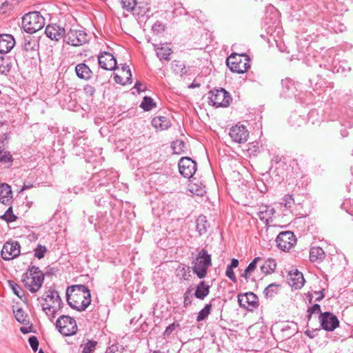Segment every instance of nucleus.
I'll return each mask as SVG.
<instances>
[{
    "instance_id": "obj_16",
    "label": "nucleus",
    "mask_w": 353,
    "mask_h": 353,
    "mask_svg": "<svg viewBox=\"0 0 353 353\" xmlns=\"http://www.w3.org/2000/svg\"><path fill=\"white\" fill-rule=\"evenodd\" d=\"M99 66L107 70H113L117 67V61L114 57L107 52H101L98 57Z\"/></svg>"
},
{
    "instance_id": "obj_47",
    "label": "nucleus",
    "mask_w": 353,
    "mask_h": 353,
    "mask_svg": "<svg viewBox=\"0 0 353 353\" xmlns=\"http://www.w3.org/2000/svg\"><path fill=\"white\" fill-rule=\"evenodd\" d=\"M28 341L32 350L34 352H36L38 350L39 347V341L37 338L34 336H32L29 338Z\"/></svg>"
},
{
    "instance_id": "obj_23",
    "label": "nucleus",
    "mask_w": 353,
    "mask_h": 353,
    "mask_svg": "<svg viewBox=\"0 0 353 353\" xmlns=\"http://www.w3.org/2000/svg\"><path fill=\"white\" fill-rule=\"evenodd\" d=\"M157 57L161 60L169 61L170 59V54L172 53V49L168 46L164 47L163 46H158L157 44H152Z\"/></svg>"
},
{
    "instance_id": "obj_30",
    "label": "nucleus",
    "mask_w": 353,
    "mask_h": 353,
    "mask_svg": "<svg viewBox=\"0 0 353 353\" xmlns=\"http://www.w3.org/2000/svg\"><path fill=\"white\" fill-rule=\"evenodd\" d=\"M140 107L145 111H150L156 107V103L150 97H144Z\"/></svg>"
},
{
    "instance_id": "obj_8",
    "label": "nucleus",
    "mask_w": 353,
    "mask_h": 353,
    "mask_svg": "<svg viewBox=\"0 0 353 353\" xmlns=\"http://www.w3.org/2000/svg\"><path fill=\"white\" fill-rule=\"evenodd\" d=\"M277 247L283 250H290L296 243V238L291 231L281 232L276 239Z\"/></svg>"
},
{
    "instance_id": "obj_28",
    "label": "nucleus",
    "mask_w": 353,
    "mask_h": 353,
    "mask_svg": "<svg viewBox=\"0 0 353 353\" xmlns=\"http://www.w3.org/2000/svg\"><path fill=\"white\" fill-rule=\"evenodd\" d=\"M276 268V261L273 259H268L261 267V272L265 274H271L274 272Z\"/></svg>"
},
{
    "instance_id": "obj_50",
    "label": "nucleus",
    "mask_w": 353,
    "mask_h": 353,
    "mask_svg": "<svg viewBox=\"0 0 353 353\" xmlns=\"http://www.w3.org/2000/svg\"><path fill=\"white\" fill-rule=\"evenodd\" d=\"M225 275L234 283L236 282V277L233 271V268L227 267Z\"/></svg>"
},
{
    "instance_id": "obj_33",
    "label": "nucleus",
    "mask_w": 353,
    "mask_h": 353,
    "mask_svg": "<svg viewBox=\"0 0 353 353\" xmlns=\"http://www.w3.org/2000/svg\"><path fill=\"white\" fill-rule=\"evenodd\" d=\"M212 304H206L205 306L198 313L196 321L199 322L205 319L210 313Z\"/></svg>"
},
{
    "instance_id": "obj_54",
    "label": "nucleus",
    "mask_w": 353,
    "mask_h": 353,
    "mask_svg": "<svg viewBox=\"0 0 353 353\" xmlns=\"http://www.w3.org/2000/svg\"><path fill=\"white\" fill-rule=\"evenodd\" d=\"M84 91L87 94L92 96L94 94L95 89L93 86L87 85L86 86L84 87Z\"/></svg>"
},
{
    "instance_id": "obj_52",
    "label": "nucleus",
    "mask_w": 353,
    "mask_h": 353,
    "mask_svg": "<svg viewBox=\"0 0 353 353\" xmlns=\"http://www.w3.org/2000/svg\"><path fill=\"white\" fill-rule=\"evenodd\" d=\"M114 79L116 83H119L121 85H125L128 83H131L132 81H127V79L124 81L123 77L119 74H114Z\"/></svg>"
},
{
    "instance_id": "obj_24",
    "label": "nucleus",
    "mask_w": 353,
    "mask_h": 353,
    "mask_svg": "<svg viewBox=\"0 0 353 353\" xmlns=\"http://www.w3.org/2000/svg\"><path fill=\"white\" fill-rule=\"evenodd\" d=\"M152 125L158 130H163L169 128L171 125L170 120L166 117H156L152 121Z\"/></svg>"
},
{
    "instance_id": "obj_56",
    "label": "nucleus",
    "mask_w": 353,
    "mask_h": 353,
    "mask_svg": "<svg viewBox=\"0 0 353 353\" xmlns=\"http://www.w3.org/2000/svg\"><path fill=\"white\" fill-rule=\"evenodd\" d=\"M314 294L316 296L315 299H316V301H321L325 297V295H324V293H323V290L315 291L314 292Z\"/></svg>"
},
{
    "instance_id": "obj_41",
    "label": "nucleus",
    "mask_w": 353,
    "mask_h": 353,
    "mask_svg": "<svg viewBox=\"0 0 353 353\" xmlns=\"http://www.w3.org/2000/svg\"><path fill=\"white\" fill-rule=\"evenodd\" d=\"M46 252H47V249H46V246L41 245L39 244L34 249V256H35V257L41 259L44 257Z\"/></svg>"
},
{
    "instance_id": "obj_55",
    "label": "nucleus",
    "mask_w": 353,
    "mask_h": 353,
    "mask_svg": "<svg viewBox=\"0 0 353 353\" xmlns=\"http://www.w3.org/2000/svg\"><path fill=\"white\" fill-rule=\"evenodd\" d=\"M139 92L145 91L146 87L145 85L142 84L141 82L137 81L134 87Z\"/></svg>"
},
{
    "instance_id": "obj_57",
    "label": "nucleus",
    "mask_w": 353,
    "mask_h": 353,
    "mask_svg": "<svg viewBox=\"0 0 353 353\" xmlns=\"http://www.w3.org/2000/svg\"><path fill=\"white\" fill-rule=\"evenodd\" d=\"M118 352V346L117 345H112L107 348L105 353H117Z\"/></svg>"
},
{
    "instance_id": "obj_6",
    "label": "nucleus",
    "mask_w": 353,
    "mask_h": 353,
    "mask_svg": "<svg viewBox=\"0 0 353 353\" xmlns=\"http://www.w3.org/2000/svg\"><path fill=\"white\" fill-rule=\"evenodd\" d=\"M209 103L215 108H226L232 101L230 94L223 88L214 89L208 94Z\"/></svg>"
},
{
    "instance_id": "obj_60",
    "label": "nucleus",
    "mask_w": 353,
    "mask_h": 353,
    "mask_svg": "<svg viewBox=\"0 0 353 353\" xmlns=\"http://www.w3.org/2000/svg\"><path fill=\"white\" fill-rule=\"evenodd\" d=\"M32 187V184H24L23 186L22 187L21 190V192H23L26 190H28V189H30Z\"/></svg>"
},
{
    "instance_id": "obj_22",
    "label": "nucleus",
    "mask_w": 353,
    "mask_h": 353,
    "mask_svg": "<svg viewBox=\"0 0 353 353\" xmlns=\"http://www.w3.org/2000/svg\"><path fill=\"white\" fill-rule=\"evenodd\" d=\"M12 198L11 187L7 183L0 185V202L4 205H9Z\"/></svg>"
},
{
    "instance_id": "obj_45",
    "label": "nucleus",
    "mask_w": 353,
    "mask_h": 353,
    "mask_svg": "<svg viewBox=\"0 0 353 353\" xmlns=\"http://www.w3.org/2000/svg\"><path fill=\"white\" fill-rule=\"evenodd\" d=\"M165 25L159 21L155 22L152 26V30L156 33H161L165 30Z\"/></svg>"
},
{
    "instance_id": "obj_36",
    "label": "nucleus",
    "mask_w": 353,
    "mask_h": 353,
    "mask_svg": "<svg viewBox=\"0 0 353 353\" xmlns=\"http://www.w3.org/2000/svg\"><path fill=\"white\" fill-rule=\"evenodd\" d=\"M122 8L128 12H132L134 10L137 6V0H121Z\"/></svg>"
},
{
    "instance_id": "obj_59",
    "label": "nucleus",
    "mask_w": 353,
    "mask_h": 353,
    "mask_svg": "<svg viewBox=\"0 0 353 353\" xmlns=\"http://www.w3.org/2000/svg\"><path fill=\"white\" fill-rule=\"evenodd\" d=\"M251 274L250 272H247V268L244 270V272L241 274V276L245 278L246 280L249 278Z\"/></svg>"
},
{
    "instance_id": "obj_35",
    "label": "nucleus",
    "mask_w": 353,
    "mask_h": 353,
    "mask_svg": "<svg viewBox=\"0 0 353 353\" xmlns=\"http://www.w3.org/2000/svg\"><path fill=\"white\" fill-rule=\"evenodd\" d=\"M179 275H180L181 276V279H183V280H190V278L191 277L190 268L185 265L179 266Z\"/></svg>"
},
{
    "instance_id": "obj_48",
    "label": "nucleus",
    "mask_w": 353,
    "mask_h": 353,
    "mask_svg": "<svg viewBox=\"0 0 353 353\" xmlns=\"http://www.w3.org/2000/svg\"><path fill=\"white\" fill-rule=\"evenodd\" d=\"M260 260H261L260 257H255L253 259V261L246 268L247 272H250V273L252 274L256 268L257 263Z\"/></svg>"
},
{
    "instance_id": "obj_43",
    "label": "nucleus",
    "mask_w": 353,
    "mask_h": 353,
    "mask_svg": "<svg viewBox=\"0 0 353 353\" xmlns=\"http://www.w3.org/2000/svg\"><path fill=\"white\" fill-rule=\"evenodd\" d=\"M121 72H122V75L124 76L125 77V79H127V81H131L132 74H131V71H130V69L128 65H127L125 64L122 65Z\"/></svg>"
},
{
    "instance_id": "obj_53",
    "label": "nucleus",
    "mask_w": 353,
    "mask_h": 353,
    "mask_svg": "<svg viewBox=\"0 0 353 353\" xmlns=\"http://www.w3.org/2000/svg\"><path fill=\"white\" fill-rule=\"evenodd\" d=\"M176 327V325L175 323H172L169 325L164 331V336H169L170 334H171V333L175 330Z\"/></svg>"
},
{
    "instance_id": "obj_42",
    "label": "nucleus",
    "mask_w": 353,
    "mask_h": 353,
    "mask_svg": "<svg viewBox=\"0 0 353 353\" xmlns=\"http://www.w3.org/2000/svg\"><path fill=\"white\" fill-rule=\"evenodd\" d=\"M293 203L294 199L291 195H285L281 203V204L283 205L286 208H290Z\"/></svg>"
},
{
    "instance_id": "obj_40",
    "label": "nucleus",
    "mask_w": 353,
    "mask_h": 353,
    "mask_svg": "<svg viewBox=\"0 0 353 353\" xmlns=\"http://www.w3.org/2000/svg\"><path fill=\"white\" fill-rule=\"evenodd\" d=\"M1 218L7 222H12L16 220L17 216L12 213V208L10 206Z\"/></svg>"
},
{
    "instance_id": "obj_20",
    "label": "nucleus",
    "mask_w": 353,
    "mask_h": 353,
    "mask_svg": "<svg viewBox=\"0 0 353 353\" xmlns=\"http://www.w3.org/2000/svg\"><path fill=\"white\" fill-rule=\"evenodd\" d=\"M75 72L77 76L84 80H89L91 79L92 72L90 68L84 63H79L75 67Z\"/></svg>"
},
{
    "instance_id": "obj_29",
    "label": "nucleus",
    "mask_w": 353,
    "mask_h": 353,
    "mask_svg": "<svg viewBox=\"0 0 353 353\" xmlns=\"http://www.w3.org/2000/svg\"><path fill=\"white\" fill-rule=\"evenodd\" d=\"M172 69L175 74H179L181 77L187 73L185 64L180 61H173L172 63Z\"/></svg>"
},
{
    "instance_id": "obj_27",
    "label": "nucleus",
    "mask_w": 353,
    "mask_h": 353,
    "mask_svg": "<svg viewBox=\"0 0 353 353\" xmlns=\"http://www.w3.org/2000/svg\"><path fill=\"white\" fill-rule=\"evenodd\" d=\"M196 230L199 235H203L207 232V229L209 227V223L206 217L203 215H200L196 219Z\"/></svg>"
},
{
    "instance_id": "obj_4",
    "label": "nucleus",
    "mask_w": 353,
    "mask_h": 353,
    "mask_svg": "<svg viewBox=\"0 0 353 353\" xmlns=\"http://www.w3.org/2000/svg\"><path fill=\"white\" fill-rule=\"evenodd\" d=\"M45 25V19L39 12H31L22 18V27L25 32L32 34L41 30Z\"/></svg>"
},
{
    "instance_id": "obj_34",
    "label": "nucleus",
    "mask_w": 353,
    "mask_h": 353,
    "mask_svg": "<svg viewBox=\"0 0 353 353\" xmlns=\"http://www.w3.org/2000/svg\"><path fill=\"white\" fill-rule=\"evenodd\" d=\"M8 285L12 289L13 293L17 295L19 299L24 296L23 290L21 288L13 281H8Z\"/></svg>"
},
{
    "instance_id": "obj_18",
    "label": "nucleus",
    "mask_w": 353,
    "mask_h": 353,
    "mask_svg": "<svg viewBox=\"0 0 353 353\" xmlns=\"http://www.w3.org/2000/svg\"><path fill=\"white\" fill-rule=\"evenodd\" d=\"M46 36L52 40L59 41L64 36L65 31L62 27L56 24L48 25L46 28Z\"/></svg>"
},
{
    "instance_id": "obj_25",
    "label": "nucleus",
    "mask_w": 353,
    "mask_h": 353,
    "mask_svg": "<svg viewBox=\"0 0 353 353\" xmlns=\"http://www.w3.org/2000/svg\"><path fill=\"white\" fill-rule=\"evenodd\" d=\"M325 252L320 247H312L310 251V259L313 263H321L325 258Z\"/></svg>"
},
{
    "instance_id": "obj_38",
    "label": "nucleus",
    "mask_w": 353,
    "mask_h": 353,
    "mask_svg": "<svg viewBox=\"0 0 353 353\" xmlns=\"http://www.w3.org/2000/svg\"><path fill=\"white\" fill-rule=\"evenodd\" d=\"M37 46L38 45L36 41L32 39H26L23 45V48L26 52L35 51L37 50Z\"/></svg>"
},
{
    "instance_id": "obj_17",
    "label": "nucleus",
    "mask_w": 353,
    "mask_h": 353,
    "mask_svg": "<svg viewBox=\"0 0 353 353\" xmlns=\"http://www.w3.org/2000/svg\"><path fill=\"white\" fill-rule=\"evenodd\" d=\"M287 280L288 284L295 289H301L305 283L303 274L297 270L290 271Z\"/></svg>"
},
{
    "instance_id": "obj_9",
    "label": "nucleus",
    "mask_w": 353,
    "mask_h": 353,
    "mask_svg": "<svg viewBox=\"0 0 353 353\" xmlns=\"http://www.w3.org/2000/svg\"><path fill=\"white\" fill-rule=\"evenodd\" d=\"M180 174L190 179L196 170V163L190 157H182L178 163Z\"/></svg>"
},
{
    "instance_id": "obj_1",
    "label": "nucleus",
    "mask_w": 353,
    "mask_h": 353,
    "mask_svg": "<svg viewBox=\"0 0 353 353\" xmlns=\"http://www.w3.org/2000/svg\"><path fill=\"white\" fill-rule=\"evenodd\" d=\"M66 298L69 305L77 311H84L91 303L90 292L83 285H73L67 288Z\"/></svg>"
},
{
    "instance_id": "obj_37",
    "label": "nucleus",
    "mask_w": 353,
    "mask_h": 353,
    "mask_svg": "<svg viewBox=\"0 0 353 353\" xmlns=\"http://www.w3.org/2000/svg\"><path fill=\"white\" fill-rule=\"evenodd\" d=\"M278 288V285L271 283L265 288L263 293L266 297H272L277 293Z\"/></svg>"
},
{
    "instance_id": "obj_64",
    "label": "nucleus",
    "mask_w": 353,
    "mask_h": 353,
    "mask_svg": "<svg viewBox=\"0 0 353 353\" xmlns=\"http://www.w3.org/2000/svg\"><path fill=\"white\" fill-rule=\"evenodd\" d=\"M38 353H44V352L42 350H40Z\"/></svg>"
},
{
    "instance_id": "obj_44",
    "label": "nucleus",
    "mask_w": 353,
    "mask_h": 353,
    "mask_svg": "<svg viewBox=\"0 0 353 353\" xmlns=\"http://www.w3.org/2000/svg\"><path fill=\"white\" fill-rule=\"evenodd\" d=\"M172 148L175 153H179L183 148H185V143L183 141L176 140L172 143Z\"/></svg>"
},
{
    "instance_id": "obj_26",
    "label": "nucleus",
    "mask_w": 353,
    "mask_h": 353,
    "mask_svg": "<svg viewBox=\"0 0 353 353\" xmlns=\"http://www.w3.org/2000/svg\"><path fill=\"white\" fill-rule=\"evenodd\" d=\"M210 293V285L205 281H201L196 286L194 296L201 300H203Z\"/></svg>"
},
{
    "instance_id": "obj_15",
    "label": "nucleus",
    "mask_w": 353,
    "mask_h": 353,
    "mask_svg": "<svg viewBox=\"0 0 353 353\" xmlns=\"http://www.w3.org/2000/svg\"><path fill=\"white\" fill-rule=\"evenodd\" d=\"M238 302L241 307L248 310H252L259 305L258 297L253 292H247L245 294L238 295Z\"/></svg>"
},
{
    "instance_id": "obj_10",
    "label": "nucleus",
    "mask_w": 353,
    "mask_h": 353,
    "mask_svg": "<svg viewBox=\"0 0 353 353\" xmlns=\"http://www.w3.org/2000/svg\"><path fill=\"white\" fill-rule=\"evenodd\" d=\"M20 244L17 241L6 242L1 250V255L6 261L12 260L20 254Z\"/></svg>"
},
{
    "instance_id": "obj_46",
    "label": "nucleus",
    "mask_w": 353,
    "mask_h": 353,
    "mask_svg": "<svg viewBox=\"0 0 353 353\" xmlns=\"http://www.w3.org/2000/svg\"><path fill=\"white\" fill-rule=\"evenodd\" d=\"M307 317L310 319L312 314H319L321 312V306L319 304L316 303L314 305H312V307H310L307 310Z\"/></svg>"
},
{
    "instance_id": "obj_13",
    "label": "nucleus",
    "mask_w": 353,
    "mask_h": 353,
    "mask_svg": "<svg viewBox=\"0 0 353 353\" xmlns=\"http://www.w3.org/2000/svg\"><path fill=\"white\" fill-rule=\"evenodd\" d=\"M319 321L322 328L327 331H333L339 325L337 317L330 312L321 313Z\"/></svg>"
},
{
    "instance_id": "obj_51",
    "label": "nucleus",
    "mask_w": 353,
    "mask_h": 353,
    "mask_svg": "<svg viewBox=\"0 0 353 353\" xmlns=\"http://www.w3.org/2000/svg\"><path fill=\"white\" fill-rule=\"evenodd\" d=\"M191 294V290L188 289L186 292L184 294V306L187 307L188 305H190L192 303L191 299L190 297V295Z\"/></svg>"
},
{
    "instance_id": "obj_49",
    "label": "nucleus",
    "mask_w": 353,
    "mask_h": 353,
    "mask_svg": "<svg viewBox=\"0 0 353 353\" xmlns=\"http://www.w3.org/2000/svg\"><path fill=\"white\" fill-rule=\"evenodd\" d=\"M29 276H33L37 275H40V274H43L38 267L34 265L30 266L28 268V272H27Z\"/></svg>"
},
{
    "instance_id": "obj_11",
    "label": "nucleus",
    "mask_w": 353,
    "mask_h": 353,
    "mask_svg": "<svg viewBox=\"0 0 353 353\" xmlns=\"http://www.w3.org/2000/svg\"><path fill=\"white\" fill-rule=\"evenodd\" d=\"M65 37L67 43L73 46H79L88 41V34L83 30L70 29Z\"/></svg>"
},
{
    "instance_id": "obj_5",
    "label": "nucleus",
    "mask_w": 353,
    "mask_h": 353,
    "mask_svg": "<svg viewBox=\"0 0 353 353\" xmlns=\"http://www.w3.org/2000/svg\"><path fill=\"white\" fill-rule=\"evenodd\" d=\"M226 64L233 72L243 74L250 68V59L247 56L233 53L227 59Z\"/></svg>"
},
{
    "instance_id": "obj_3",
    "label": "nucleus",
    "mask_w": 353,
    "mask_h": 353,
    "mask_svg": "<svg viewBox=\"0 0 353 353\" xmlns=\"http://www.w3.org/2000/svg\"><path fill=\"white\" fill-rule=\"evenodd\" d=\"M212 265L211 255L205 249H202L192 261V270L199 279H203L207 275V270Z\"/></svg>"
},
{
    "instance_id": "obj_58",
    "label": "nucleus",
    "mask_w": 353,
    "mask_h": 353,
    "mask_svg": "<svg viewBox=\"0 0 353 353\" xmlns=\"http://www.w3.org/2000/svg\"><path fill=\"white\" fill-rule=\"evenodd\" d=\"M239 265V261L236 259H232L230 265L228 267L230 268H235Z\"/></svg>"
},
{
    "instance_id": "obj_21",
    "label": "nucleus",
    "mask_w": 353,
    "mask_h": 353,
    "mask_svg": "<svg viewBox=\"0 0 353 353\" xmlns=\"http://www.w3.org/2000/svg\"><path fill=\"white\" fill-rule=\"evenodd\" d=\"M274 214L275 210L273 208L265 205L260 208L258 215L261 221H264L266 225H268Z\"/></svg>"
},
{
    "instance_id": "obj_32",
    "label": "nucleus",
    "mask_w": 353,
    "mask_h": 353,
    "mask_svg": "<svg viewBox=\"0 0 353 353\" xmlns=\"http://www.w3.org/2000/svg\"><path fill=\"white\" fill-rule=\"evenodd\" d=\"M13 312L14 314L15 319L18 322L23 323L24 325H27L29 323L27 314H26V313L22 309L19 308L17 310H14Z\"/></svg>"
},
{
    "instance_id": "obj_61",
    "label": "nucleus",
    "mask_w": 353,
    "mask_h": 353,
    "mask_svg": "<svg viewBox=\"0 0 353 353\" xmlns=\"http://www.w3.org/2000/svg\"><path fill=\"white\" fill-rule=\"evenodd\" d=\"M344 29H345V26H344L343 25H341L339 28V31L342 32L343 31Z\"/></svg>"
},
{
    "instance_id": "obj_63",
    "label": "nucleus",
    "mask_w": 353,
    "mask_h": 353,
    "mask_svg": "<svg viewBox=\"0 0 353 353\" xmlns=\"http://www.w3.org/2000/svg\"><path fill=\"white\" fill-rule=\"evenodd\" d=\"M21 331L23 333H27L28 332V331L26 330V329L25 327H21Z\"/></svg>"
},
{
    "instance_id": "obj_31",
    "label": "nucleus",
    "mask_w": 353,
    "mask_h": 353,
    "mask_svg": "<svg viewBox=\"0 0 353 353\" xmlns=\"http://www.w3.org/2000/svg\"><path fill=\"white\" fill-rule=\"evenodd\" d=\"M97 342L93 340H87L86 343L82 344V353H93L95 350Z\"/></svg>"
},
{
    "instance_id": "obj_19",
    "label": "nucleus",
    "mask_w": 353,
    "mask_h": 353,
    "mask_svg": "<svg viewBox=\"0 0 353 353\" xmlns=\"http://www.w3.org/2000/svg\"><path fill=\"white\" fill-rule=\"evenodd\" d=\"M15 40L11 34L0 35V53L6 54L14 46Z\"/></svg>"
},
{
    "instance_id": "obj_39",
    "label": "nucleus",
    "mask_w": 353,
    "mask_h": 353,
    "mask_svg": "<svg viewBox=\"0 0 353 353\" xmlns=\"http://www.w3.org/2000/svg\"><path fill=\"white\" fill-rule=\"evenodd\" d=\"M12 160V156L10 152L0 148V162L4 163H11Z\"/></svg>"
},
{
    "instance_id": "obj_14",
    "label": "nucleus",
    "mask_w": 353,
    "mask_h": 353,
    "mask_svg": "<svg viewBox=\"0 0 353 353\" xmlns=\"http://www.w3.org/2000/svg\"><path fill=\"white\" fill-rule=\"evenodd\" d=\"M229 135L233 141L242 143L247 141L249 132L243 125H236L230 129Z\"/></svg>"
},
{
    "instance_id": "obj_12",
    "label": "nucleus",
    "mask_w": 353,
    "mask_h": 353,
    "mask_svg": "<svg viewBox=\"0 0 353 353\" xmlns=\"http://www.w3.org/2000/svg\"><path fill=\"white\" fill-rule=\"evenodd\" d=\"M44 280L43 274H40V275L29 276L28 273H26L23 275L22 281L23 282L25 286L31 292H37L41 287L43 282Z\"/></svg>"
},
{
    "instance_id": "obj_2",
    "label": "nucleus",
    "mask_w": 353,
    "mask_h": 353,
    "mask_svg": "<svg viewBox=\"0 0 353 353\" xmlns=\"http://www.w3.org/2000/svg\"><path fill=\"white\" fill-rule=\"evenodd\" d=\"M46 293V297L42 299L41 306L46 314L52 321L61 309L63 302L57 291L50 288Z\"/></svg>"
},
{
    "instance_id": "obj_7",
    "label": "nucleus",
    "mask_w": 353,
    "mask_h": 353,
    "mask_svg": "<svg viewBox=\"0 0 353 353\" xmlns=\"http://www.w3.org/2000/svg\"><path fill=\"white\" fill-rule=\"evenodd\" d=\"M56 328L63 336H72L77 332L75 319L68 315H61L55 323Z\"/></svg>"
},
{
    "instance_id": "obj_62",
    "label": "nucleus",
    "mask_w": 353,
    "mask_h": 353,
    "mask_svg": "<svg viewBox=\"0 0 353 353\" xmlns=\"http://www.w3.org/2000/svg\"><path fill=\"white\" fill-rule=\"evenodd\" d=\"M305 334L307 335L309 337L312 338V336L311 335V333H310V331L307 330L305 332Z\"/></svg>"
}]
</instances>
